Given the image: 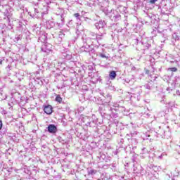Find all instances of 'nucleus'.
<instances>
[{
  "instance_id": "nucleus-1",
  "label": "nucleus",
  "mask_w": 180,
  "mask_h": 180,
  "mask_svg": "<svg viewBox=\"0 0 180 180\" xmlns=\"http://www.w3.org/2000/svg\"><path fill=\"white\" fill-rule=\"evenodd\" d=\"M44 112H45L46 115H51V113H53V106L50 105H46L44 108Z\"/></svg>"
},
{
  "instance_id": "nucleus-2",
  "label": "nucleus",
  "mask_w": 180,
  "mask_h": 180,
  "mask_svg": "<svg viewBox=\"0 0 180 180\" xmlns=\"http://www.w3.org/2000/svg\"><path fill=\"white\" fill-rule=\"evenodd\" d=\"M48 131L49 133H57V127L54 124H49L48 127Z\"/></svg>"
},
{
  "instance_id": "nucleus-3",
  "label": "nucleus",
  "mask_w": 180,
  "mask_h": 180,
  "mask_svg": "<svg viewBox=\"0 0 180 180\" xmlns=\"http://www.w3.org/2000/svg\"><path fill=\"white\" fill-rule=\"evenodd\" d=\"M117 75L116 74V72L115 70H112L109 73L110 79H112V80L115 79Z\"/></svg>"
},
{
  "instance_id": "nucleus-4",
  "label": "nucleus",
  "mask_w": 180,
  "mask_h": 180,
  "mask_svg": "<svg viewBox=\"0 0 180 180\" xmlns=\"http://www.w3.org/2000/svg\"><path fill=\"white\" fill-rule=\"evenodd\" d=\"M56 101L58 102V103H61L63 102V98L60 96V94H58L56 98Z\"/></svg>"
},
{
  "instance_id": "nucleus-5",
  "label": "nucleus",
  "mask_w": 180,
  "mask_h": 180,
  "mask_svg": "<svg viewBox=\"0 0 180 180\" xmlns=\"http://www.w3.org/2000/svg\"><path fill=\"white\" fill-rule=\"evenodd\" d=\"M168 71H172V72H176L178 71V68L174 67V68H170L168 69Z\"/></svg>"
},
{
  "instance_id": "nucleus-6",
  "label": "nucleus",
  "mask_w": 180,
  "mask_h": 180,
  "mask_svg": "<svg viewBox=\"0 0 180 180\" xmlns=\"http://www.w3.org/2000/svg\"><path fill=\"white\" fill-rule=\"evenodd\" d=\"M89 174H91V175H94V174H96V172L94 169H91L89 171Z\"/></svg>"
},
{
  "instance_id": "nucleus-7",
  "label": "nucleus",
  "mask_w": 180,
  "mask_h": 180,
  "mask_svg": "<svg viewBox=\"0 0 180 180\" xmlns=\"http://www.w3.org/2000/svg\"><path fill=\"white\" fill-rule=\"evenodd\" d=\"M158 0H150V4H154L157 2Z\"/></svg>"
},
{
  "instance_id": "nucleus-8",
  "label": "nucleus",
  "mask_w": 180,
  "mask_h": 180,
  "mask_svg": "<svg viewBox=\"0 0 180 180\" xmlns=\"http://www.w3.org/2000/svg\"><path fill=\"white\" fill-rule=\"evenodd\" d=\"M75 18H79V13H76L74 14Z\"/></svg>"
},
{
  "instance_id": "nucleus-9",
  "label": "nucleus",
  "mask_w": 180,
  "mask_h": 180,
  "mask_svg": "<svg viewBox=\"0 0 180 180\" xmlns=\"http://www.w3.org/2000/svg\"><path fill=\"white\" fill-rule=\"evenodd\" d=\"M2 126H3L2 120H0V130L2 129Z\"/></svg>"
},
{
  "instance_id": "nucleus-10",
  "label": "nucleus",
  "mask_w": 180,
  "mask_h": 180,
  "mask_svg": "<svg viewBox=\"0 0 180 180\" xmlns=\"http://www.w3.org/2000/svg\"><path fill=\"white\" fill-rule=\"evenodd\" d=\"M146 74H150V70H146Z\"/></svg>"
},
{
  "instance_id": "nucleus-11",
  "label": "nucleus",
  "mask_w": 180,
  "mask_h": 180,
  "mask_svg": "<svg viewBox=\"0 0 180 180\" xmlns=\"http://www.w3.org/2000/svg\"><path fill=\"white\" fill-rule=\"evenodd\" d=\"M0 64H2V60L0 61Z\"/></svg>"
}]
</instances>
